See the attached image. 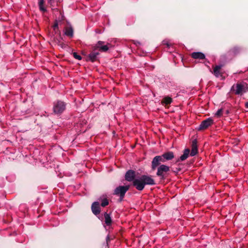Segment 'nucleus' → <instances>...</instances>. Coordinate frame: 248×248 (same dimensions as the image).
<instances>
[{"mask_svg": "<svg viewBox=\"0 0 248 248\" xmlns=\"http://www.w3.org/2000/svg\"><path fill=\"white\" fill-rule=\"evenodd\" d=\"M51 0H48V2L49 3H50V4H51Z\"/></svg>", "mask_w": 248, "mask_h": 248, "instance_id": "c85d7f7f", "label": "nucleus"}, {"mask_svg": "<svg viewBox=\"0 0 248 248\" xmlns=\"http://www.w3.org/2000/svg\"><path fill=\"white\" fill-rule=\"evenodd\" d=\"M245 107L247 108H248V102H246V104H245Z\"/></svg>", "mask_w": 248, "mask_h": 248, "instance_id": "cd10ccee", "label": "nucleus"}, {"mask_svg": "<svg viewBox=\"0 0 248 248\" xmlns=\"http://www.w3.org/2000/svg\"><path fill=\"white\" fill-rule=\"evenodd\" d=\"M223 114V109H218L215 114V116L217 117H220Z\"/></svg>", "mask_w": 248, "mask_h": 248, "instance_id": "393cba45", "label": "nucleus"}, {"mask_svg": "<svg viewBox=\"0 0 248 248\" xmlns=\"http://www.w3.org/2000/svg\"><path fill=\"white\" fill-rule=\"evenodd\" d=\"M166 159L163 156V155H161L155 156L152 161V169L153 170H155L156 167L158 166L161 162H165Z\"/></svg>", "mask_w": 248, "mask_h": 248, "instance_id": "423d86ee", "label": "nucleus"}, {"mask_svg": "<svg viewBox=\"0 0 248 248\" xmlns=\"http://www.w3.org/2000/svg\"><path fill=\"white\" fill-rule=\"evenodd\" d=\"M53 29L54 30H55L56 29H58V23L57 22H56L53 26Z\"/></svg>", "mask_w": 248, "mask_h": 248, "instance_id": "bb28decb", "label": "nucleus"}, {"mask_svg": "<svg viewBox=\"0 0 248 248\" xmlns=\"http://www.w3.org/2000/svg\"><path fill=\"white\" fill-rule=\"evenodd\" d=\"M135 172L132 170L127 171L125 175V179L129 182L133 181L135 179Z\"/></svg>", "mask_w": 248, "mask_h": 248, "instance_id": "9b49d317", "label": "nucleus"}, {"mask_svg": "<svg viewBox=\"0 0 248 248\" xmlns=\"http://www.w3.org/2000/svg\"><path fill=\"white\" fill-rule=\"evenodd\" d=\"M241 49L239 47L235 46L230 50L229 51L230 55L234 56L240 53Z\"/></svg>", "mask_w": 248, "mask_h": 248, "instance_id": "f3484780", "label": "nucleus"}, {"mask_svg": "<svg viewBox=\"0 0 248 248\" xmlns=\"http://www.w3.org/2000/svg\"><path fill=\"white\" fill-rule=\"evenodd\" d=\"M190 154V150L188 148L185 149L183 154L180 157V160L184 161L187 158Z\"/></svg>", "mask_w": 248, "mask_h": 248, "instance_id": "a211bd4d", "label": "nucleus"}, {"mask_svg": "<svg viewBox=\"0 0 248 248\" xmlns=\"http://www.w3.org/2000/svg\"><path fill=\"white\" fill-rule=\"evenodd\" d=\"M92 211L95 215H97L100 214L101 210L99 202H94L92 204Z\"/></svg>", "mask_w": 248, "mask_h": 248, "instance_id": "f8f14e48", "label": "nucleus"}, {"mask_svg": "<svg viewBox=\"0 0 248 248\" xmlns=\"http://www.w3.org/2000/svg\"><path fill=\"white\" fill-rule=\"evenodd\" d=\"M64 34L69 37H72L73 36V30L71 27H66L64 29Z\"/></svg>", "mask_w": 248, "mask_h": 248, "instance_id": "aec40b11", "label": "nucleus"}, {"mask_svg": "<svg viewBox=\"0 0 248 248\" xmlns=\"http://www.w3.org/2000/svg\"><path fill=\"white\" fill-rule=\"evenodd\" d=\"M162 45L164 46L163 47L164 49L168 48L167 50L170 49L171 47H172L171 44L167 40H164L162 43Z\"/></svg>", "mask_w": 248, "mask_h": 248, "instance_id": "5701e85b", "label": "nucleus"}, {"mask_svg": "<svg viewBox=\"0 0 248 248\" xmlns=\"http://www.w3.org/2000/svg\"><path fill=\"white\" fill-rule=\"evenodd\" d=\"M214 120L212 118H208L202 122L199 127V130H204L214 124Z\"/></svg>", "mask_w": 248, "mask_h": 248, "instance_id": "0eeeda50", "label": "nucleus"}, {"mask_svg": "<svg viewBox=\"0 0 248 248\" xmlns=\"http://www.w3.org/2000/svg\"><path fill=\"white\" fill-rule=\"evenodd\" d=\"M133 185L138 190H142L144 188V185L142 180L141 176L139 179H135L133 182Z\"/></svg>", "mask_w": 248, "mask_h": 248, "instance_id": "1a4fd4ad", "label": "nucleus"}, {"mask_svg": "<svg viewBox=\"0 0 248 248\" xmlns=\"http://www.w3.org/2000/svg\"><path fill=\"white\" fill-rule=\"evenodd\" d=\"M66 109V103L62 101L58 100L53 103V110L55 114H61Z\"/></svg>", "mask_w": 248, "mask_h": 248, "instance_id": "7ed1b4c3", "label": "nucleus"}, {"mask_svg": "<svg viewBox=\"0 0 248 248\" xmlns=\"http://www.w3.org/2000/svg\"><path fill=\"white\" fill-rule=\"evenodd\" d=\"M170 171V167L165 165H160L157 168L156 175L162 179H164L166 173Z\"/></svg>", "mask_w": 248, "mask_h": 248, "instance_id": "39448f33", "label": "nucleus"}, {"mask_svg": "<svg viewBox=\"0 0 248 248\" xmlns=\"http://www.w3.org/2000/svg\"><path fill=\"white\" fill-rule=\"evenodd\" d=\"M38 6L39 10L42 12H45L46 11V8L44 6V0H38Z\"/></svg>", "mask_w": 248, "mask_h": 248, "instance_id": "4be33fe9", "label": "nucleus"}, {"mask_svg": "<svg viewBox=\"0 0 248 248\" xmlns=\"http://www.w3.org/2000/svg\"><path fill=\"white\" fill-rule=\"evenodd\" d=\"M109 203L108 200L107 198H104L101 201V205L102 207L107 206Z\"/></svg>", "mask_w": 248, "mask_h": 248, "instance_id": "b1692460", "label": "nucleus"}, {"mask_svg": "<svg viewBox=\"0 0 248 248\" xmlns=\"http://www.w3.org/2000/svg\"><path fill=\"white\" fill-rule=\"evenodd\" d=\"M73 57L78 60H81L82 59V57L80 55H78L77 52H74L73 53Z\"/></svg>", "mask_w": 248, "mask_h": 248, "instance_id": "a878e982", "label": "nucleus"}, {"mask_svg": "<svg viewBox=\"0 0 248 248\" xmlns=\"http://www.w3.org/2000/svg\"><path fill=\"white\" fill-rule=\"evenodd\" d=\"M105 222L107 226H110L112 224V219L110 214L107 212L104 213Z\"/></svg>", "mask_w": 248, "mask_h": 248, "instance_id": "2eb2a0df", "label": "nucleus"}, {"mask_svg": "<svg viewBox=\"0 0 248 248\" xmlns=\"http://www.w3.org/2000/svg\"><path fill=\"white\" fill-rule=\"evenodd\" d=\"M172 102V99L170 97L165 96L161 100V104L166 106L170 104Z\"/></svg>", "mask_w": 248, "mask_h": 248, "instance_id": "6ab92c4d", "label": "nucleus"}, {"mask_svg": "<svg viewBox=\"0 0 248 248\" xmlns=\"http://www.w3.org/2000/svg\"><path fill=\"white\" fill-rule=\"evenodd\" d=\"M99 55L98 52H92L89 55V58L92 62L96 60L97 56Z\"/></svg>", "mask_w": 248, "mask_h": 248, "instance_id": "412c9836", "label": "nucleus"}, {"mask_svg": "<svg viewBox=\"0 0 248 248\" xmlns=\"http://www.w3.org/2000/svg\"><path fill=\"white\" fill-rule=\"evenodd\" d=\"M163 156L164 157V158H165L166 161H168V160H172L174 158V154L172 152L169 151V152L164 153L163 154Z\"/></svg>", "mask_w": 248, "mask_h": 248, "instance_id": "dca6fc26", "label": "nucleus"}, {"mask_svg": "<svg viewBox=\"0 0 248 248\" xmlns=\"http://www.w3.org/2000/svg\"><path fill=\"white\" fill-rule=\"evenodd\" d=\"M248 89L247 84L244 83H237L234 84L231 91L236 95H242L246 93Z\"/></svg>", "mask_w": 248, "mask_h": 248, "instance_id": "f03ea898", "label": "nucleus"}, {"mask_svg": "<svg viewBox=\"0 0 248 248\" xmlns=\"http://www.w3.org/2000/svg\"><path fill=\"white\" fill-rule=\"evenodd\" d=\"M198 153V146L197 141L196 140H194L192 141L191 144V151L190 155L192 156L195 155Z\"/></svg>", "mask_w": 248, "mask_h": 248, "instance_id": "ddd939ff", "label": "nucleus"}, {"mask_svg": "<svg viewBox=\"0 0 248 248\" xmlns=\"http://www.w3.org/2000/svg\"><path fill=\"white\" fill-rule=\"evenodd\" d=\"M222 67L223 65H213L212 70L210 71L216 78H219L221 80H224L227 75Z\"/></svg>", "mask_w": 248, "mask_h": 248, "instance_id": "f257e3e1", "label": "nucleus"}, {"mask_svg": "<svg viewBox=\"0 0 248 248\" xmlns=\"http://www.w3.org/2000/svg\"><path fill=\"white\" fill-rule=\"evenodd\" d=\"M96 48L101 52H107L109 48L112 47V45L110 43H107L105 45V42L99 41L96 44Z\"/></svg>", "mask_w": 248, "mask_h": 248, "instance_id": "6e6552de", "label": "nucleus"}, {"mask_svg": "<svg viewBox=\"0 0 248 248\" xmlns=\"http://www.w3.org/2000/svg\"><path fill=\"white\" fill-rule=\"evenodd\" d=\"M144 186L145 185H154L155 184V180L151 176L143 175L141 176Z\"/></svg>", "mask_w": 248, "mask_h": 248, "instance_id": "9d476101", "label": "nucleus"}, {"mask_svg": "<svg viewBox=\"0 0 248 248\" xmlns=\"http://www.w3.org/2000/svg\"><path fill=\"white\" fill-rule=\"evenodd\" d=\"M190 56L193 59L196 60H203L205 58L204 54L200 52H193Z\"/></svg>", "mask_w": 248, "mask_h": 248, "instance_id": "4468645a", "label": "nucleus"}, {"mask_svg": "<svg viewBox=\"0 0 248 248\" xmlns=\"http://www.w3.org/2000/svg\"><path fill=\"white\" fill-rule=\"evenodd\" d=\"M129 189V186H118L115 189L113 194L119 196L120 201H122L124 197L125 193Z\"/></svg>", "mask_w": 248, "mask_h": 248, "instance_id": "20e7f679", "label": "nucleus"}]
</instances>
